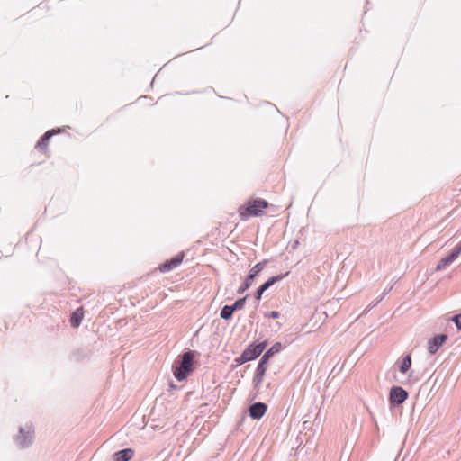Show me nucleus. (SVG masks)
I'll list each match as a JSON object with an SVG mask.
<instances>
[{"mask_svg": "<svg viewBox=\"0 0 461 461\" xmlns=\"http://www.w3.org/2000/svg\"><path fill=\"white\" fill-rule=\"evenodd\" d=\"M269 207L267 201L262 198H251L239 206L238 213L241 221H245L251 217H261L266 209Z\"/></svg>", "mask_w": 461, "mask_h": 461, "instance_id": "nucleus-1", "label": "nucleus"}, {"mask_svg": "<svg viewBox=\"0 0 461 461\" xmlns=\"http://www.w3.org/2000/svg\"><path fill=\"white\" fill-rule=\"evenodd\" d=\"M23 433H24L23 429H21V430H20V434H21V436H22Z\"/></svg>", "mask_w": 461, "mask_h": 461, "instance_id": "nucleus-22", "label": "nucleus"}, {"mask_svg": "<svg viewBox=\"0 0 461 461\" xmlns=\"http://www.w3.org/2000/svg\"><path fill=\"white\" fill-rule=\"evenodd\" d=\"M453 321L454 322L456 323V326L458 330H461V313L460 314H457L456 315L454 318H453Z\"/></svg>", "mask_w": 461, "mask_h": 461, "instance_id": "nucleus-19", "label": "nucleus"}, {"mask_svg": "<svg viewBox=\"0 0 461 461\" xmlns=\"http://www.w3.org/2000/svg\"><path fill=\"white\" fill-rule=\"evenodd\" d=\"M461 253V243L455 248V249L446 258H443L440 259L438 264L436 267L437 271H440L442 269H445L448 265H450L452 262H454Z\"/></svg>", "mask_w": 461, "mask_h": 461, "instance_id": "nucleus-6", "label": "nucleus"}, {"mask_svg": "<svg viewBox=\"0 0 461 461\" xmlns=\"http://www.w3.org/2000/svg\"><path fill=\"white\" fill-rule=\"evenodd\" d=\"M268 316L273 319H276L279 317V312L276 311H272L269 312Z\"/></svg>", "mask_w": 461, "mask_h": 461, "instance_id": "nucleus-20", "label": "nucleus"}, {"mask_svg": "<svg viewBox=\"0 0 461 461\" xmlns=\"http://www.w3.org/2000/svg\"><path fill=\"white\" fill-rule=\"evenodd\" d=\"M267 341H263L259 344H250L242 352L241 356L237 359L240 364L256 359L266 348Z\"/></svg>", "mask_w": 461, "mask_h": 461, "instance_id": "nucleus-3", "label": "nucleus"}, {"mask_svg": "<svg viewBox=\"0 0 461 461\" xmlns=\"http://www.w3.org/2000/svg\"><path fill=\"white\" fill-rule=\"evenodd\" d=\"M84 318L83 307L77 308L71 315L70 323L74 328H77Z\"/></svg>", "mask_w": 461, "mask_h": 461, "instance_id": "nucleus-13", "label": "nucleus"}, {"mask_svg": "<svg viewBox=\"0 0 461 461\" xmlns=\"http://www.w3.org/2000/svg\"><path fill=\"white\" fill-rule=\"evenodd\" d=\"M60 131L58 130V131H55V130H50V131H48L44 133V135L41 138V140L38 141V143L36 144L35 146V149L42 153V154H47L48 152V147H49V142H50V139L56 133L59 132Z\"/></svg>", "mask_w": 461, "mask_h": 461, "instance_id": "nucleus-7", "label": "nucleus"}, {"mask_svg": "<svg viewBox=\"0 0 461 461\" xmlns=\"http://www.w3.org/2000/svg\"><path fill=\"white\" fill-rule=\"evenodd\" d=\"M282 349V345L280 342L275 343L262 357L260 362L258 365L257 372L260 375H264L267 370V364L270 361V357L278 353Z\"/></svg>", "mask_w": 461, "mask_h": 461, "instance_id": "nucleus-4", "label": "nucleus"}, {"mask_svg": "<svg viewBox=\"0 0 461 461\" xmlns=\"http://www.w3.org/2000/svg\"><path fill=\"white\" fill-rule=\"evenodd\" d=\"M234 312L232 306L225 305L221 312V317L224 320H229Z\"/></svg>", "mask_w": 461, "mask_h": 461, "instance_id": "nucleus-16", "label": "nucleus"}, {"mask_svg": "<svg viewBox=\"0 0 461 461\" xmlns=\"http://www.w3.org/2000/svg\"><path fill=\"white\" fill-rule=\"evenodd\" d=\"M183 259H184V255L179 254V255L176 256L175 258H171L170 260H167V261L164 262L163 264H161L158 267V270L162 273L169 272V271L173 270L174 268H176V267H178L182 263Z\"/></svg>", "mask_w": 461, "mask_h": 461, "instance_id": "nucleus-8", "label": "nucleus"}, {"mask_svg": "<svg viewBox=\"0 0 461 461\" xmlns=\"http://www.w3.org/2000/svg\"><path fill=\"white\" fill-rule=\"evenodd\" d=\"M288 272H286L285 275H278L276 276L270 277L264 285H262L256 293V299L260 300L263 293L268 289L271 285H273L276 282L280 281L286 276H288Z\"/></svg>", "mask_w": 461, "mask_h": 461, "instance_id": "nucleus-9", "label": "nucleus"}, {"mask_svg": "<svg viewBox=\"0 0 461 461\" xmlns=\"http://www.w3.org/2000/svg\"><path fill=\"white\" fill-rule=\"evenodd\" d=\"M134 451L131 448H126L116 452L113 455V461H129L133 457Z\"/></svg>", "mask_w": 461, "mask_h": 461, "instance_id": "nucleus-12", "label": "nucleus"}, {"mask_svg": "<svg viewBox=\"0 0 461 461\" xmlns=\"http://www.w3.org/2000/svg\"><path fill=\"white\" fill-rule=\"evenodd\" d=\"M246 298L247 297H244V298H240L239 300H237L232 306L233 310L236 311V310H240L244 307V304H245V301H246Z\"/></svg>", "mask_w": 461, "mask_h": 461, "instance_id": "nucleus-18", "label": "nucleus"}, {"mask_svg": "<svg viewBox=\"0 0 461 461\" xmlns=\"http://www.w3.org/2000/svg\"><path fill=\"white\" fill-rule=\"evenodd\" d=\"M194 356L191 352L183 355L178 366H174V375L178 381L185 380L192 371Z\"/></svg>", "mask_w": 461, "mask_h": 461, "instance_id": "nucleus-2", "label": "nucleus"}, {"mask_svg": "<svg viewBox=\"0 0 461 461\" xmlns=\"http://www.w3.org/2000/svg\"><path fill=\"white\" fill-rule=\"evenodd\" d=\"M267 263V260L265 259L261 262H258L256 264L249 272V279H254L265 267L266 264Z\"/></svg>", "mask_w": 461, "mask_h": 461, "instance_id": "nucleus-14", "label": "nucleus"}, {"mask_svg": "<svg viewBox=\"0 0 461 461\" xmlns=\"http://www.w3.org/2000/svg\"><path fill=\"white\" fill-rule=\"evenodd\" d=\"M408 398V393L400 386L391 388L389 399L393 404L400 405Z\"/></svg>", "mask_w": 461, "mask_h": 461, "instance_id": "nucleus-5", "label": "nucleus"}, {"mask_svg": "<svg viewBox=\"0 0 461 461\" xmlns=\"http://www.w3.org/2000/svg\"><path fill=\"white\" fill-rule=\"evenodd\" d=\"M253 281H254V279H249V276H248L243 285H241L239 288L238 293L239 294L244 293L247 289H249L250 287V285L253 284Z\"/></svg>", "mask_w": 461, "mask_h": 461, "instance_id": "nucleus-17", "label": "nucleus"}, {"mask_svg": "<svg viewBox=\"0 0 461 461\" xmlns=\"http://www.w3.org/2000/svg\"><path fill=\"white\" fill-rule=\"evenodd\" d=\"M411 366V355H407L399 366L400 371L404 374L406 373Z\"/></svg>", "mask_w": 461, "mask_h": 461, "instance_id": "nucleus-15", "label": "nucleus"}, {"mask_svg": "<svg viewBox=\"0 0 461 461\" xmlns=\"http://www.w3.org/2000/svg\"><path fill=\"white\" fill-rule=\"evenodd\" d=\"M18 440H19L21 445H25L26 444L25 439H22L21 437L18 438Z\"/></svg>", "mask_w": 461, "mask_h": 461, "instance_id": "nucleus-21", "label": "nucleus"}, {"mask_svg": "<svg viewBox=\"0 0 461 461\" xmlns=\"http://www.w3.org/2000/svg\"><path fill=\"white\" fill-rule=\"evenodd\" d=\"M447 337L444 334L437 335L428 342V350L430 354H435L438 348L447 340Z\"/></svg>", "mask_w": 461, "mask_h": 461, "instance_id": "nucleus-10", "label": "nucleus"}, {"mask_svg": "<svg viewBox=\"0 0 461 461\" xmlns=\"http://www.w3.org/2000/svg\"><path fill=\"white\" fill-rule=\"evenodd\" d=\"M267 406L263 402H257L249 407V415L253 419H260L267 411Z\"/></svg>", "mask_w": 461, "mask_h": 461, "instance_id": "nucleus-11", "label": "nucleus"}]
</instances>
